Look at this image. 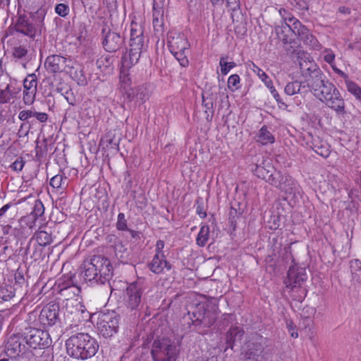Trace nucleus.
<instances>
[{
  "mask_svg": "<svg viewBox=\"0 0 361 361\" xmlns=\"http://www.w3.org/2000/svg\"><path fill=\"white\" fill-rule=\"evenodd\" d=\"M286 324L288 331L291 337L293 338H298V334L296 329V326L294 324L293 322L290 319H287L286 321Z\"/></svg>",
  "mask_w": 361,
  "mask_h": 361,
  "instance_id": "obj_56",
  "label": "nucleus"
},
{
  "mask_svg": "<svg viewBox=\"0 0 361 361\" xmlns=\"http://www.w3.org/2000/svg\"><path fill=\"white\" fill-rule=\"evenodd\" d=\"M209 235V227L207 225L202 226L196 238L197 244L200 247H204L208 241Z\"/></svg>",
  "mask_w": 361,
  "mask_h": 361,
  "instance_id": "obj_36",
  "label": "nucleus"
},
{
  "mask_svg": "<svg viewBox=\"0 0 361 361\" xmlns=\"http://www.w3.org/2000/svg\"><path fill=\"white\" fill-rule=\"evenodd\" d=\"M33 117H35L39 122L44 123L48 119V114L47 113L34 111Z\"/></svg>",
  "mask_w": 361,
  "mask_h": 361,
  "instance_id": "obj_64",
  "label": "nucleus"
},
{
  "mask_svg": "<svg viewBox=\"0 0 361 361\" xmlns=\"http://www.w3.org/2000/svg\"><path fill=\"white\" fill-rule=\"evenodd\" d=\"M151 355L153 361H177L180 345L168 337H157L152 343Z\"/></svg>",
  "mask_w": 361,
  "mask_h": 361,
  "instance_id": "obj_5",
  "label": "nucleus"
},
{
  "mask_svg": "<svg viewBox=\"0 0 361 361\" xmlns=\"http://www.w3.org/2000/svg\"><path fill=\"white\" fill-rule=\"evenodd\" d=\"M38 317V322L43 326H52L59 322V305L57 303H49L44 306L38 313L35 310L28 314L27 321L35 323Z\"/></svg>",
  "mask_w": 361,
  "mask_h": 361,
  "instance_id": "obj_9",
  "label": "nucleus"
},
{
  "mask_svg": "<svg viewBox=\"0 0 361 361\" xmlns=\"http://www.w3.org/2000/svg\"><path fill=\"white\" fill-rule=\"evenodd\" d=\"M335 55L333 51L330 49H326L324 51V61L332 66V63L334 61Z\"/></svg>",
  "mask_w": 361,
  "mask_h": 361,
  "instance_id": "obj_63",
  "label": "nucleus"
},
{
  "mask_svg": "<svg viewBox=\"0 0 361 361\" xmlns=\"http://www.w3.org/2000/svg\"><path fill=\"white\" fill-rule=\"evenodd\" d=\"M27 52L28 51L25 47L20 45L13 47L12 55L16 59H21L27 54Z\"/></svg>",
  "mask_w": 361,
  "mask_h": 361,
  "instance_id": "obj_50",
  "label": "nucleus"
},
{
  "mask_svg": "<svg viewBox=\"0 0 361 361\" xmlns=\"http://www.w3.org/2000/svg\"><path fill=\"white\" fill-rule=\"evenodd\" d=\"M151 355L153 361H177L180 345L168 337H157L152 343Z\"/></svg>",
  "mask_w": 361,
  "mask_h": 361,
  "instance_id": "obj_4",
  "label": "nucleus"
},
{
  "mask_svg": "<svg viewBox=\"0 0 361 361\" xmlns=\"http://www.w3.org/2000/svg\"><path fill=\"white\" fill-rule=\"evenodd\" d=\"M33 110H23L18 114V118L22 121H27L31 117H33Z\"/></svg>",
  "mask_w": 361,
  "mask_h": 361,
  "instance_id": "obj_60",
  "label": "nucleus"
},
{
  "mask_svg": "<svg viewBox=\"0 0 361 361\" xmlns=\"http://www.w3.org/2000/svg\"><path fill=\"white\" fill-rule=\"evenodd\" d=\"M240 214L237 212L235 209H234L233 207H231V210L229 212V222L231 225L235 228L236 225V219L239 218Z\"/></svg>",
  "mask_w": 361,
  "mask_h": 361,
  "instance_id": "obj_58",
  "label": "nucleus"
},
{
  "mask_svg": "<svg viewBox=\"0 0 361 361\" xmlns=\"http://www.w3.org/2000/svg\"><path fill=\"white\" fill-rule=\"evenodd\" d=\"M226 3V6L231 11H235L240 8V0H224Z\"/></svg>",
  "mask_w": 361,
  "mask_h": 361,
  "instance_id": "obj_61",
  "label": "nucleus"
},
{
  "mask_svg": "<svg viewBox=\"0 0 361 361\" xmlns=\"http://www.w3.org/2000/svg\"><path fill=\"white\" fill-rule=\"evenodd\" d=\"M338 90L335 85L329 80H326V82L319 88L317 92H314V94L321 101L323 102L324 98L329 96L331 92H334Z\"/></svg>",
  "mask_w": 361,
  "mask_h": 361,
  "instance_id": "obj_30",
  "label": "nucleus"
},
{
  "mask_svg": "<svg viewBox=\"0 0 361 361\" xmlns=\"http://www.w3.org/2000/svg\"><path fill=\"white\" fill-rule=\"evenodd\" d=\"M46 226H42L35 234V238L40 246L45 247L49 245L51 241V233L45 230Z\"/></svg>",
  "mask_w": 361,
  "mask_h": 361,
  "instance_id": "obj_29",
  "label": "nucleus"
},
{
  "mask_svg": "<svg viewBox=\"0 0 361 361\" xmlns=\"http://www.w3.org/2000/svg\"><path fill=\"white\" fill-rule=\"evenodd\" d=\"M293 34L299 38V39L310 48L316 49L319 47V42L317 38L312 35L310 30L303 25L300 22L296 23L293 26Z\"/></svg>",
  "mask_w": 361,
  "mask_h": 361,
  "instance_id": "obj_15",
  "label": "nucleus"
},
{
  "mask_svg": "<svg viewBox=\"0 0 361 361\" xmlns=\"http://www.w3.org/2000/svg\"><path fill=\"white\" fill-rule=\"evenodd\" d=\"M271 172V177L267 182L284 192L286 195V199L295 200L301 196L300 187L292 177L286 173L283 174L281 171L275 169Z\"/></svg>",
  "mask_w": 361,
  "mask_h": 361,
  "instance_id": "obj_6",
  "label": "nucleus"
},
{
  "mask_svg": "<svg viewBox=\"0 0 361 361\" xmlns=\"http://www.w3.org/2000/svg\"><path fill=\"white\" fill-rule=\"evenodd\" d=\"M252 70L262 80V81L264 82L266 87L269 90L271 94H272L275 100L277 102V103L281 104L286 108L288 107V105L282 101L279 94L278 93L274 86L273 85L272 80L267 75V74L254 63L252 64Z\"/></svg>",
  "mask_w": 361,
  "mask_h": 361,
  "instance_id": "obj_17",
  "label": "nucleus"
},
{
  "mask_svg": "<svg viewBox=\"0 0 361 361\" xmlns=\"http://www.w3.org/2000/svg\"><path fill=\"white\" fill-rule=\"evenodd\" d=\"M275 32L278 38L282 41L284 44L292 43L293 29L291 25L281 23V25L275 26Z\"/></svg>",
  "mask_w": 361,
  "mask_h": 361,
  "instance_id": "obj_24",
  "label": "nucleus"
},
{
  "mask_svg": "<svg viewBox=\"0 0 361 361\" xmlns=\"http://www.w3.org/2000/svg\"><path fill=\"white\" fill-rule=\"evenodd\" d=\"M23 336L27 345L33 349L47 348L52 343L48 331L35 327L26 328Z\"/></svg>",
  "mask_w": 361,
  "mask_h": 361,
  "instance_id": "obj_10",
  "label": "nucleus"
},
{
  "mask_svg": "<svg viewBox=\"0 0 361 361\" xmlns=\"http://www.w3.org/2000/svg\"><path fill=\"white\" fill-rule=\"evenodd\" d=\"M71 77L78 85L85 86L87 84L86 77L82 68L74 69L71 71Z\"/></svg>",
  "mask_w": 361,
  "mask_h": 361,
  "instance_id": "obj_37",
  "label": "nucleus"
},
{
  "mask_svg": "<svg viewBox=\"0 0 361 361\" xmlns=\"http://www.w3.org/2000/svg\"><path fill=\"white\" fill-rule=\"evenodd\" d=\"M69 11L68 6L65 4H59L55 7L56 13L61 17L67 16L69 13Z\"/></svg>",
  "mask_w": 361,
  "mask_h": 361,
  "instance_id": "obj_53",
  "label": "nucleus"
},
{
  "mask_svg": "<svg viewBox=\"0 0 361 361\" xmlns=\"http://www.w3.org/2000/svg\"><path fill=\"white\" fill-rule=\"evenodd\" d=\"M118 320V315L114 312L100 314L97 322L99 334L104 338L111 337L117 332Z\"/></svg>",
  "mask_w": 361,
  "mask_h": 361,
  "instance_id": "obj_11",
  "label": "nucleus"
},
{
  "mask_svg": "<svg viewBox=\"0 0 361 361\" xmlns=\"http://www.w3.org/2000/svg\"><path fill=\"white\" fill-rule=\"evenodd\" d=\"M259 353H261V347L259 345H255L254 343L247 344L245 355L247 359H254L255 356H257Z\"/></svg>",
  "mask_w": 361,
  "mask_h": 361,
  "instance_id": "obj_41",
  "label": "nucleus"
},
{
  "mask_svg": "<svg viewBox=\"0 0 361 361\" xmlns=\"http://www.w3.org/2000/svg\"><path fill=\"white\" fill-rule=\"evenodd\" d=\"M24 341V338L21 339L17 335L10 336L6 345V355L11 358H16L25 354L27 347Z\"/></svg>",
  "mask_w": 361,
  "mask_h": 361,
  "instance_id": "obj_14",
  "label": "nucleus"
},
{
  "mask_svg": "<svg viewBox=\"0 0 361 361\" xmlns=\"http://www.w3.org/2000/svg\"><path fill=\"white\" fill-rule=\"evenodd\" d=\"M147 283L145 279L139 278L130 283L126 290V306L131 310H137L145 300Z\"/></svg>",
  "mask_w": 361,
  "mask_h": 361,
  "instance_id": "obj_7",
  "label": "nucleus"
},
{
  "mask_svg": "<svg viewBox=\"0 0 361 361\" xmlns=\"http://www.w3.org/2000/svg\"><path fill=\"white\" fill-rule=\"evenodd\" d=\"M102 45L110 53L119 50L125 44V38L119 32L104 27L102 30Z\"/></svg>",
  "mask_w": 361,
  "mask_h": 361,
  "instance_id": "obj_12",
  "label": "nucleus"
},
{
  "mask_svg": "<svg viewBox=\"0 0 361 361\" xmlns=\"http://www.w3.org/2000/svg\"><path fill=\"white\" fill-rule=\"evenodd\" d=\"M167 42L171 52L186 51L190 47L188 39L183 35L178 33L174 35L168 33Z\"/></svg>",
  "mask_w": 361,
  "mask_h": 361,
  "instance_id": "obj_21",
  "label": "nucleus"
},
{
  "mask_svg": "<svg viewBox=\"0 0 361 361\" xmlns=\"http://www.w3.org/2000/svg\"><path fill=\"white\" fill-rule=\"evenodd\" d=\"M202 105L207 110H213L214 96L212 93L205 92L202 93Z\"/></svg>",
  "mask_w": 361,
  "mask_h": 361,
  "instance_id": "obj_45",
  "label": "nucleus"
},
{
  "mask_svg": "<svg viewBox=\"0 0 361 361\" xmlns=\"http://www.w3.org/2000/svg\"><path fill=\"white\" fill-rule=\"evenodd\" d=\"M322 102L328 107L336 111L338 114L343 115L345 114V102L338 90L331 92L329 96L324 98Z\"/></svg>",
  "mask_w": 361,
  "mask_h": 361,
  "instance_id": "obj_20",
  "label": "nucleus"
},
{
  "mask_svg": "<svg viewBox=\"0 0 361 361\" xmlns=\"http://www.w3.org/2000/svg\"><path fill=\"white\" fill-rule=\"evenodd\" d=\"M67 66V59L58 54L47 56L44 62L46 70L51 73H61Z\"/></svg>",
  "mask_w": 361,
  "mask_h": 361,
  "instance_id": "obj_16",
  "label": "nucleus"
},
{
  "mask_svg": "<svg viewBox=\"0 0 361 361\" xmlns=\"http://www.w3.org/2000/svg\"><path fill=\"white\" fill-rule=\"evenodd\" d=\"M116 228L119 231H128L127 221L125 219L123 213H119L118 215V220L116 223Z\"/></svg>",
  "mask_w": 361,
  "mask_h": 361,
  "instance_id": "obj_52",
  "label": "nucleus"
},
{
  "mask_svg": "<svg viewBox=\"0 0 361 361\" xmlns=\"http://www.w3.org/2000/svg\"><path fill=\"white\" fill-rule=\"evenodd\" d=\"M74 275H68L59 280L58 286L59 288V293L62 295H68V292H71L73 295H76L77 292H80V288L74 285L73 278Z\"/></svg>",
  "mask_w": 361,
  "mask_h": 361,
  "instance_id": "obj_23",
  "label": "nucleus"
},
{
  "mask_svg": "<svg viewBox=\"0 0 361 361\" xmlns=\"http://www.w3.org/2000/svg\"><path fill=\"white\" fill-rule=\"evenodd\" d=\"M219 65L221 66V72L224 75H227L230 70L236 66L235 62L226 61L224 57L221 58Z\"/></svg>",
  "mask_w": 361,
  "mask_h": 361,
  "instance_id": "obj_49",
  "label": "nucleus"
},
{
  "mask_svg": "<svg viewBox=\"0 0 361 361\" xmlns=\"http://www.w3.org/2000/svg\"><path fill=\"white\" fill-rule=\"evenodd\" d=\"M149 269L154 274H160L166 268L167 270L171 269L170 264L161 257V255H155L152 262L148 264Z\"/></svg>",
  "mask_w": 361,
  "mask_h": 361,
  "instance_id": "obj_26",
  "label": "nucleus"
},
{
  "mask_svg": "<svg viewBox=\"0 0 361 361\" xmlns=\"http://www.w3.org/2000/svg\"><path fill=\"white\" fill-rule=\"evenodd\" d=\"M274 167L270 163L266 164L265 161L261 164H254L251 169L253 173L259 178L264 180L266 182L270 178V173L274 170Z\"/></svg>",
  "mask_w": 361,
  "mask_h": 361,
  "instance_id": "obj_25",
  "label": "nucleus"
},
{
  "mask_svg": "<svg viewBox=\"0 0 361 361\" xmlns=\"http://www.w3.org/2000/svg\"><path fill=\"white\" fill-rule=\"evenodd\" d=\"M47 153V144L44 143L43 145H37L35 147V157L38 160H40L42 158L45 157Z\"/></svg>",
  "mask_w": 361,
  "mask_h": 361,
  "instance_id": "obj_55",
  "label": "nucleus"
},
{
  "mask_svg": "<svg viewBox=\"0 0 361 361\" xmlns=\"http://www.w3.org/2000/svg\"><path fill=\"white\" fill-rule=\"evenodd\" d=\"M284 92L289 96L296 94H305L307 92V87L305 85V82L295 80L286 84Z\"/></svg>",
  "mask_w": 361,
  "mask_h": 361,
  "instance_id": "obj_27",
  "label": "nucleus"
},
{
  "mask_svg": "<svg viewBox=\"0 0 361 361\" xmlns=\"http://www.w3.org/2000/svg\"><path fill=\"white\" fill-rule=\"evenodd\" d=\"M80 276L91 286L103 285L109 282L113 269L110 260L102 255H94L83 262Z\"/></svg>",
  "mask_w": 361,
  "mask_h": 361,
  "instance_id": "obj_1",
  "label": "nucleus"
},
{
  "mask_svg": "<svg viewBox=\"0 0 361 361\" xmlns=\"http://www.w3.org/2000/svg\"><path fill=\"white\" fill-rule=\"evenodd\" d=\"M115 255L121 262L126 260L128 257V251L121 241H118L114 245Z\"/></svg>",
  "mask_w": 361,
  "mask_h": 361,
  "instance_id": "obj_40",
  "label": "nucleus"
},
{
  "mask_svg": "<svg viewBox=\"0 0 361 361\" xmlns=\"http://www.w3.org/2000/svg\"><path fill=\"white\" fill-rule=\"evenodd\" d=\"M114 62V57L110 55H102L97 60L96 64L98 68L103 70L110 68Z\"/></svg>",
  "mask_w": 361,
  "mask_h": 361,
  "instance_id": "obj_39",
  "label": "nucleus"
},
{
  "mask_svg": "<svg viewBox=\"0 0 361 361\" xmlns=\"http://www.w3.org/2000/svg\"><path fill=\"white\" fill-rule=\"evenodd\" d=\"M25 162L21 157L18 158L11 165V168L16 171H20L23 166Z\"/></svg>",
  "mask_w": 361,
  "mask_h": 361,
  "instance_id": "obj_62",
  "label": "nucleus"
},
{
  "mask_svg": "<svg viewBox=\"0 0 361 361\" xmlns=\"http://www.w3.org/2000/svg\"><path fill=\"white\" fill-rule=\"evenodd\" d=\"M50 185L56 189H64L68 185V178L62 174H57L50 180Z\"/></svg>",
  "mask_w": 361,
  "mask_h": 361,
  "instance_id": "obj_34",
  "label": "nucleus"
},
{
  "mask_svg": "<svg viewBox=\"0 0 361 361\" xmlns=\"http://www.w3.org/2000/svg\"><path fill=\"white\" fill-rule=\"evenodd\" d=\"M68 355L78 360L93 357L99 349L97 341L88 334L80 333L71 336L66 341Z\"/></svg>",
  "mask_w": 361,
  "mask_h": 361,
  "instance_id": "obj_2",
  "label": "nucleus"
},
{
  "mask_svg": "<svg viewBox=\"0 0 361 361\" xmlns=\"http://www.w3.org/2000/svg\"><path fill=\"white\" fill-rule=\"evenodd\" d=\"M16 32H20L32 39H34L38 29L30 23L25 16H20L14 25Z\"/></svg>",
  "mask_w": 361,
  "mask_h": 361,
  "instance_id": "obj_18",
  "label": "nucleus"
},
{
  "mask_svg": "<svg viewBox=\"0 0 361 361\" xmlns=\"http://www.w3.org/2000/svg\"><path fill=\"white\" fill-rule=\"evenodd\" d=\"M240 77L237 74L231 75L228 79V87L231 91L238 90L240 86Z\"/></svg>",
  "mask_w": 361,
  "mask_h": 361,
  "instance_id": "obj_48",
  "label": "nucleus"
},
{
  "mask_svg": "<svg viewBox=\"0 0 361 361\" xmlns=\"http://www.w3.org/2000/svg\"><path fill=\"white\" fill-rule=\"evenodd\" d=\"M190 319L192 324L195 326L204 325V326L209 327L212 324V322L207 319L204 305L201 303L197 305L196 310L192 312Z\"/></svg>",
  "mask_w": 361,
  "mask_h": 361,
  "instance_id": "obj_22",
  "label": "nucleus"
},
{
  "mask_svg": "<svg viewBox=\"0 0 361 361\" xmlns=\"http://www.w3.org/2000/svg\"><path fill=\"white\" fill-rule=\"evenodd\" d=\"M31 128V125L28 122L23 123L18 132V136L19 137H23L28 135L29 131Z\"/></svg>",
  "mask_w": 361,
  "mask_h": 361,
  "instance_id": "obj_57",
  "label": "nucleus"
},
{
  "mask_svg": "<svg viewBox=\"0 0 361 361\" xmlns=\"http://www.w3.org/2000/svg\"><path fill=\"white\" fill-rule=\"evenodd\" d=\"M256 141L262 145L272 144L275 142V137L268 130L267 126H263L259 130Z\"/></svg>",
  "mask_w": 361,
  "mask_h": 361,
  "instance_id": "obj_31",
  "label": "nucleus"
},
{
  "mask_svg": "<svg viewBox=\"0 0 361 361\" xmlns=\"http://www.w3.org/2000/svg\"><path fill=\"white\" fill-rule=\"evenodd\" d=\"M306 280L305 269L298 265H293L289 268L286 278L284 279V283L286 288L293 290L295 288L300 287Z\"/></svg>",
  "mask_w": 361,
  "mask_h": 361,
  "instance_id": "obj_13",
  "label": "nucleus"
},
{
  "mask_svg": "<svg viewBox=\"0 0 361 361\" xmlns=\"http://www.w3.org/2000/svg\"><path fill=\"white\" fill-rule=\"evenodd\" d=\"M148 99V95L145 92V90L139 87L135 90V102L139 104H143Z\"/></svg>",
  "mask_w": 361,
  "mask_h": 361,
  "instance_id": "obj_51",
  "label": "nucleus"
},
{
  "mask_svg": "<svg viewBox=\"0 0 361 361\" xmlns=\"http://www.w3.org/2000/svg\"><path fill=\"white\" fill-rule=\"evenodd\" d=\"M143 30L137 23H131L129 51L121 59L123 68H129L137 63L144 47Z\"/></svg>",
  "mask_w": 361,
  "mask_h": 361,
  "instance_id": "obj_3",
  "label": "nucleus"
},
{
  "mask_svg": "<svg viewBox=\"0 0 361 361\" xmlns=\"http://www.w3.org/2000/svg\"><path fill=\"white\" fill-rule=\"evenodd\" d=\"M185 51H176L171 52L178 60L182 67H187L189 64V61L185 55Z\"/></svg>",
  "mask_w": 361,
  "mask_h": 361,
  "instance_id": "obj_47",
  "label": "nucleus"
},
{
  "mask_svg": "<svg viewBox=\"0 0 361 361\" xmlns=\"http://www.w3.org/2000/svg\"><path fill=\"white\" fill-rule=\"evenodd\" d=\"M244 331L240 326H232L226 334L227 347L233 348L235 341H240L243 336Z\"/></svg>",
  "mask_w": 361,
  "mask_h": 361,
  "instance_id": "obj_28",
  "label": "nucleus"
},
{
  "mask_svg": "<svg viewBox=\"0 0 361 361\" xmlns=\"http://www.w3.org/2000/svg\"><path fill=\"white\" fill-rule=\"evenodd\" d=\"M313 150L324 158H327L330 154L329 146L326 143L314 144Z\"/></svg>",
  "mask_w": 361,
  "mask_h": 361,
  "instance_id": "obj_42",
  "label": "nucleus"
},
{
  "mask_svg": "<svg viewBox=\"0 0 361 361\" xmlns=\"http://www.w3.org/2000/svg\"><path fill=\"white\" fill-rule=\"evenodd\" d=\"M290 4L300 11H308V3L305 0H290Z\"/></svg>",
  "mask_w": 361,
  "mask_h": 361,
  "instance_id": "obj_54",
  "label": "nucleus"
},
{
  "mask_svg": "<svg viewBox=\"0 0 361 361\" xmlns=\"http://www.w3.org/2000/svg\"><path fill=\"white\" fill-rule=\"evenodd\" d=\"M345 84L348 92L360 99L361 98V88L355 82L348 80H345Z\"/></svg>",
  "mask_w": 361,
  "mask_h": 361,
  "instance_id": "obj_46",
  "label": "nucleus"
},
{
  "mask_svg": "<svg viewBox=\"0 0 361 361\" xmlns=\"http://www.w3.org/2000/svg\"><path fill=\"white\" fill-rule=\"evenodd\" d=\"M17 288L12 286H4L0 287V298L4 301H8L12 299L16 294Z\"/></svg>",
  "mask_w": 361,
  "mask_h": 361,
  "instance_id": "obj_35",
  "label": "nucleus"
},
{
  "mask_svg": "<svg viewBox=\"0 0 361 361\" xmlns=\"http://www.w3.org/2000/svg\"><path fill=\"white\" fill-rule=\"evenodd\" d=\"M299 66L303 75H309L305 85L309 90L317 92L319 88L326 81V78L318 66L311 61H299Z\"/></svg>",
  "mask_w": 361,
  "mask_h": 361,
  "instance_id": "obj_8",
  "label": "nucleus"
},
{
  "mask_svg": "<svg viewBox=\"0 0 361 361\" xmlns=\"http://www.w3.org/2000/svg\"><path fill=\"white\" fill-rule=\"evenodd\" d=\"M37 90H34V88L26 90L23 89V101L26 105H31L35 100Z\"/></svg>",
  "mask_w": 361,
  "mask_h": 361,
  "instance_id": "obj_44",
  "label": "nucleus"
},
{
  "mask_svg": "<svg viewBox=\"0 0 361 361\" xmlns=\"http://www.w3.org/2000/svg\"><path fill=\"white\" fill-rule=\"evenodd\" d=\"M44 213V207L40 200H35L32 210L30 214L34 220H36L38 217H41Z\"/></svg>",
  "mask_w": 361,
  "mask_h": 361,
  "instance_id": "obj_38",
  "label": "nucleus"
},
{
  "mask_svg": "<svg viewBox=\"0 0 361 361\" xmlns=\"http://www.w3.org/2000/svg\"><path fill=\"white\" fill-rule=\"evenodd\" d=\"M279 13L281 18V23L291 25L292 27L295 25L296 23L300 21L295 18L293 15L285 8H280Z\"/></svg>",
  "mask_w": 361,
  "mask_h": 361,
  "instance_id": "obj_33",
  "label": "nucleus"
},
{
  "mask_svg": "<svg viewBox=\"0 0 361 361\" xmlns=\"http://www.w3.org/2000/svg\"><path fill=\"white\" fill-rule=\"evenodd\" d=\"M37 78L35 73L29 74L23 80V89L34 88V90H37Z\"/></svg>",
  "mask_w": 361,
  "mask_h": 361,
  "instance_id": "obj_43",
  "label": "nucleus"
},
{
  "mask_svg": "<svg viewBox=\"0 0 361 361\" xmlns=\"http://www.w3.org/2000/svg\"><path fill=\"white\" fill-rule=\"evenodd\" d=\"M164 8L162 7H157L156 4H153V27L154 35L157 38L164 37L165 27H164Z\"/></svg>",
  "mask_w": 361,
  "mask_h": 361,
  "instance_id": "obj_19",
  "label": "nucleus"
},
{
  "mask_svg": "<svg viewBox=\"0 0 361 361\" xmlns=\"http://www.w3.org/2000/svg\"><path fill=\"white\" fill-rule=\"evenodd\" d=\"M46 15L44 8H40L37 11L30 13V16L32 21L35 22L34 25L37 27L39 32L44 25V19Z\"/></svg>",
  "mask_w": 361,
  "mask_h": 361,
  "instance_id": "obj_32",
  "label": "nucleus"
},
{
  "mask_svg": "<svg viewBox=\"0 0 361 361\" xmlns=\"http://www.w3.org/2000/svg\"><path fill=\"white\" fill-rule=\"evenodd\" d=\"M64 98L68 103L71 106H75L77 104V99L71 90H67L64 94Z\"/></svg>",
  "mask_w": 361,
  "mask_h": 361,
  "instance_id": "obj_59",
  "label": "nucleus"
}]
</instances>
